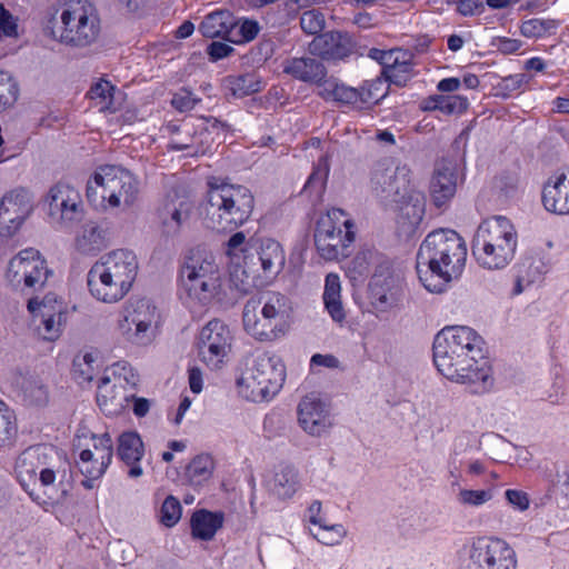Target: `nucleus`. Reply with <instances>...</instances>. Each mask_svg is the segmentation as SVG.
I'll return each mask as SVG.
<instances>
[{"label": "nucleus", "instance_id": "a878e982", "mask_svg": "<svg viewBox=\"0 0 569 569\" xmlns=\"http://www.w3.org/2000/svg\"><path fill=\"white\" fill-rule=\"evenodd\" d=\"M311 52L323 60H342L352 53L353 46L347 33L328 31L317 38L310 44Z\"/></svg>", "mask_w": 569, "mask_h": 569}, {"label": "nucleus", "instance_id": "3c124183", "mask_svg": "<svg viewBox=\"0 0 569 569\" xmlns=\"http://www.w3.org/2000/svg\"><path fill=\"white\" fill-rule=\"evenodd\" d=\"M182 507L173 496H168L160 509V521L166 527L174 526L181 517Z\"/></svg>", "mask_w": 569, "mask_h": 569}, {"label": "nucleus", "instance_id": "f704fd0d", "mask_svg": "<svg viewBox=\"0 0 569 569\" xmlns=\"http://www.w3.org/2000/svg\"><path fill=\"white\" fill-rule=\"evenodd\" d=\"M223 513L200 509L193 512L190 519L191 533L196 539L203 541L211 540L218 529L223 525Z\"/></svg>", "mask_w": 569, "mask_h": 569}, {"label": "nucleus", "instance_id": "4468645a", "mask_svg": "<svg viewBox=\"0 0 569 569\" xmlns=\"http://www.w3.org/2000/svg\"><path fill=\"white\" fill-rule=\"evenodd\" d=\"M467 569H517V556L503 539L477 537L465 546Z\"/></svg>", "mask_w": 569, "mask_h": 569}, {"label": "nucleus", "instance_id": "2f4dec72", "mask_svg": "<svg viewBox=\"0 0 569 569\" xmlns=\"http://www.w3.org/2000/svg\"><path fill=\"white\" fill-rule=\"evenodd\" d=\"M319 96L327 101H335L342 106H348L355 110H366L361 89L337 82L335 79L327 80L319 91Z\"/></svg>", "mask_w": 569, "mask_h": 569}, {"label": "nucleus", "instance_id": "cd10ccee", "mask_svg": "<svg viewBox=\"0 0 569 569\" xmlns=\"http://www.w3.org/2000/svg\"><path fill=\"white\" fill-rule=\"evenodd\" d=\"M12 386L20 400L28 407H44L49 402V390L43 381L34 375L16 372Z\"/></svg>", "mask_w": 569, "mask_h": 569}, {"label": "nucleus", "instance_id": "864d4df0", "mask_svg": "<svg viewBox=\"0 0 569 569\" xmlns=\"http://www.w3.org/2000/svg\"><path fill=\"white\" fill-rule=\"evenodd\" d=\"M371 253L359 252L348 266V274L353 281L363 280L370 273V258Z\"/></svg>", "mask_w": 569, "mask_h": 569}, {"label": "nucleus", "instance_id": "39448f33", "mask_svg": "<svg viewBox=\"0 0 569 569\" xmlns=\"http://www.w3.org/2000/svg\"><path fill=\"white\" fill-rule=\"evenodd\" d=\"M254 207L251 190L241 184L222 182L209 183L203 221L207 228L220 231H233L246 223Z\"/></svg>", "mask_w": 569, "mask_h": 569}, {"label": "nucleus", "instance_id": "de8ad7c7", "mask_svg": "<svg viewBox=\"0 0 569 569\" xmlns=\"http://www.w3.org/2000/svg\"><path fill=\"white\" fill-rule=\"evenodd\" d=\"M19 87L8 71L0 70V112L14 104Z\"/></svg>", "mask_w": 569, "mask_h": 569}, {"label": "nucleus", "instance_id": "bb28decb", "mask_svg": "<svg viewBox=\"0 0 569 569\" xmlns=\"http://www.w3.org/2000/svg\"><path fill=\"white\" fill-rule=\"evenodd\" d=\"M117 456L128 467V477L139 478L142 476L140 461L144 456V446L138 432L126 431L119 436Z\"/></svg>", "mask_w": 569, "mask_h": 569}, {"label": "nucleus", "instance_id": "20e7f679", "mask_svg": "<svg viewBox=\"0 0 569 569\" xmlns=\"http://www.w3.org/2000/svg\"><path fill=\"white\" fill-rule=\"evenodd\" d=\"M138 269L137 256L131 250L118 249L101 256L87 274L91 296L106 303L122 300L130 291Z\"/></svg>", "mask_w": 569, "mask_h": 569}, {"label": "nucleus", "instance_id": "dca6fc26", "mask_svg": "<svg viewBox=\"0 0 569 569\" xmlns=\"http://www.w3.org/2000/svg\"><path fill=\"white\" fill-rule=\"evenodd\" d=\"M410 173L411 171L406 164L395 167L387 159L377 162L370 178L372 193L386 207L402 201L408 191L413 188Z\"/></svg>", "mask_w": 569, "mask_h": 569}, {"label": "nucleus", "instance_id": "f03ea898", "mask_svg": "<svg viewBox=\"0 0 569 569\" xmlns=\"http://www.w3.org/2000/svg\"><path fill=\"white\" fill-rule=\"evenodd\" d=\"M466 259V243L455 230H433L417 252L418 278L429 292L441 293L461 274Z\"/></svg>", "mask_w": 569, "mask_h": 569}, {"label": "nucleus", "instance_id": "f257e3e1", "mask_svg": "<svg viewBox=\"0 0 569 569\" xmlns=\"http://www.w3.org/2000/svg\"><path fill=\"white\" fill-rule=\"evenodd\" d=\"M483 346L482 337L470 327H445L433 339L435 366L447 379L467 385L471 393L483 395L493 386Z\"/></svg>", "mask_w": 569, "mask_h": 569}, {"label": "nucleus", "instance_id": "4c0bfd02", "mask_svg": "<svg viewBox=\"0 0 569 569\" xmlns=\"http://www.w3.org/2000/svg\"><path fill=\"white\" fill-rule=\"evenodd\" d=\"M93 449L92 453L94 455L96 459V467L94 471H90L87 468L84 469L86 472L98 476L103 475L111 463L112 456H113V443L111 436L109 433H103L100 437H93Z\"/></svg>", "mask_w": 569, "mask_h": 569}, {"label": "nucleus", "instance_id": "4be33fe9", "mask_svg": "<svg viewBox=\"0 0 569 569\" xmlns=\"http://www.w3.org/2000/svg\"><path fill=\"white\" fill-rule=\"evenodd\" d=\"M123 365H117L112 376H103L97 387V405L107 416H114L123 410L128 397L123 386Z\"/></svg>", "mask_w": 569, "mask_h": 569}, {"label": "nucleus", "instance_id": "ea45409f", "mask_svg": "<svg viewBox=\"0 0 569 569\" xmlns=\"http://www.w3.org/2000/svg\"><path fill=\"white\" fill-rule=\"evenodd\" d=\"M548 271V264L541 257H526L519 266V277L517 281V292H521V281L532 283L538 281Z\"/></svg>", "mask_w": 569, "mask_h": 569}, {"label": "nucleus", "instance_id": "5fc2aeb1", "mask_svg": "<svg viewBox=\"0 0 569 569\" xmlns=\"http://www.w3.org/2000/svg\"><path fill=\"white\" fill-rule=\"evenodd\" d=\"M325 23V16L316 9L307 10L300 17V27L308 34L321 32Z\"/></svg>", "mask_w": 569, "mask_h": 569}, {"label": "nucleus", "instance_id": "b1692460", "mask_svg": "<svg viewBox=\"0 0 569 569\" xmlns=\"http://www.w3.org/2000/svg\"><path fill=\"white\" fill-rule=\"evenodd\" d=\"M298 420L301 428L311 436H320L332 425L326 402L315 393L307 395L299 402Z\"/></svg>", "mask_w": 569, "mask_h": 569}, {"label": "nucleus", "instance_id": "aec40b11", "mask_svg": "<svg viewBox=\"0 0 569 569\" xmlns=\"http://www.w3.org/2000/svg\"><path fill=\"white\" fill-rule=\"evenodd\" d=\"M231 340V332L223 321H209L199 335V357L208 367L219 368L230 349Z\"/></svg>", "mask_w": 569, "mask_h": 569}, {"label": "nucleus", "instance_id": "423d86ee", "mask_svg": "<svg viewBox=\"0 0 569 569\" xmlns=\"http://www.w3.org/2000/svg\"><path fill=\"white\" fill-rule=\"evenodd\" d=\"M517 244L518 233L512 222L503 216H493L478 226L471 251L480 267L501 270L515 258Z\"/></svg>", "mask_w": 569, "mask_h": 569}, {"label": "nucleus", "instance_id": "a211bd4d", "mask_svg": "<svg viewBox=\"0 0 569 569\" xmlns=\"http://www.w3.org/2000/svg\"><path fill=\"white\" fill-rule=\"evenodd\" d=\"M51 274L47 261L33 248L21 250L9 261L7 270L9 282L14 287L23 286L22 290L42 288Z\"/></svg>", "mask_w": 569, "mask_h": 569}, {"label": "nucleus", "instance_id": "6e6552de", "mask_svg": "<svg viewBox=\"0 0 569 569\" xmlns=\"http://www.w3.org/2000/svg\"><path fill=\"white\" fill-rule=\"evenodd\" d=\"M138 193L139 181L134 174L114 164L98 167L88 180L86 190L90 203L112 209L130 207Z\"/></svg>", "mask_w": 569, "mask_h": 569}, {"label": "nucleus", "instance_id": "680f3d73", "mask_svg": "<svg viewBox=\"0 0 569 569\" xmlns=\"http://www.w3.org/2000/svg\"><path fill=\"white\" fill-rule=\"evenodd\" d=\"M206 52L210 61L217 62L231 56L234 49L226 42L212 41L207 46Z\"/></svg>", "mask_w": 569, "mask_h": 569}, {"label": "nucleus", "instance_id": "5701e85b", "mask_svg": "<svg viewBox=\"0 0 569 569\" xmlns=\"http://www.w3.org/2000/svg\"><path fill=\"white\" fill-rule=\"evenodd\" d=\"M191 203L184 197L169 193L157 209V218L162 233L167 237L177 236L183 223L188 221L191 212Z\"/></svg>", "mask_w": 569, "mask_h": 569}, {"label": "nucleus", "instance_id": "79ce46f5", "mask_svg": "<svg viewBox=\"0 0 569 569\" xmlns=\"http://www.w3.org/2000/svg\"><path fill=\"white\" fill-rule=\"evenodd\" d=\"M213 471V459L210 455L196 456L187 466L186 473L193 485H200L208 480Z\"/></svg>", "mask_w": 569, "mask_h": 569}, {"label": "nucleus", "instance_id": "c756f323", "mask_svg": "<svg viewBox=\"0 0 569 569\" xmlns=\"http://www.w3.org/2000/svg\"><path fill=\"white\" fill-rule=\"evenodd\" d=\"M283 73L292 78L315 84H323L327 69L322 61L315 57H300L287 59L282 64Z\"/></svg>", "mask_w": 569, "mask_h": 569}, {"label": "nucleus", "instance_id": "f8f14e48", "mask_svg": "<svg viewBox=\"0 0 569 569\" xmlns=\"http://www.w3.org/2000/svg\"><path fill=\"white\" fill-rule=\"evenodd\" d=\"M342 216H345L343 210L332 209L317 222L315 244L319 254L326 260H337L350 253L349 248L356 237L355 224L350 219H345L338 224L336 220Z\"/></svg>", "mask_w": 569, "mask_h": 569}, {"label": "nucleus", "instance_id": "473e14b6", "mask_svg": "<svg viewBox=\"0 0 569 569\" xmlns=\"http://www.w3.org/2000/svg\"><path fill=\"white\" fill-rule=\"evenodd\" d=\"M237 18L229 10H216L207 14L199 24V32L208 39L221 38L228 42Z\"/></svg>", "mask_w": 569, "mask_h": 569}, {"label": "nucleus", "instance_id": "774afa93", "mask_svg": "<svg viewBox=\"0 0 569 569\" xmlns=\"http://www.w3.org/2000/svg\"><path fill=\"white\" fill-rule=\"evenodd\" d=\"M527 83V76L525 73H517L503 78L502 88L508 91H516Z\"/></svg>", "mask_w": 569, "mask_h": 569}, {"label": "nucleus", "instance_id": "9b49d317", "mask_svg": "<svg viewBox=\"0 0 569 569\" xmlns=\"http://www.w3.org/2000/svg\"><path fill=\"white\" fill-rule=\"evenodd\" d=\"M58 40L69 47L86 48L97 41L101 21L96 6L89 0H69L60 13Z\"/></svg>", "mask_w": 569, "mask_h": 569}, {"label": "nucleus", "instance_id": "6e6d98bb", "mask_svg": "<svg viewBox=\"0 0 569 569\" xmlns=\"http://www.w3.org/2000/svg\"><path fill=\"white\" fill-rule=\"evenodd\" d=\"M469 101L462 96H441L440 110L445 114H461L467 111Z\"/></svg>", "mask_w": 569, "mask_h": 569}, {"label": "nucleus", "instance_id": "2eb2a0df", "mask_svg": "<svg viewBox=\"0 0 569 569\" xmlns=\"http://www.w3.org/2000/svg\"><path fill=\"white\" fill-rule=\"evenodd\" d=\"M157 319V308L150 299H134L122 310L119 331L127 341L146 346L153 339Z\"/></svg>", "mask_w": 569, "mask_h": 569}, {"label": "nucleus", "instance_id": "ddd939ff", "mask_svg": "<svg viewBox=\"0 0 569 569\" xmlns=\"http://www.w3.org/2000/svg\"><path fill=\"white\" fill-rule=\"evenodd\" d=\"M242 273L254 284L260 279H272L284 267L286 256L281 244L263 239L242 249Z\"/></svg>", "mask_w": 569, "mask_h": 569}, {"label": "nucleus", "instance_id": "4d7b16f0", "mask_svg": "<svg viewBox=\"0 0 569 569\" xmlns=\"http://www.w3.org/2000/svg\"><path fill=\"white\" fill-rule=\"evenodd\" d=\"M80 461H79V469H80V472L84 476L86 479L82 480V486L86 488V489H92L93 488V482L94 480L99 479L100 477H102L103 475H98V476H93V475H90L88 472L84 471V469L87 468L88 470L90 471H94V469H97V467H89V462L92 460L93 458V453H92V450L90 449H84L80 452Z\"/></svg>", "mask_w": 569, "mask_h": 569}, {"label": "nucleus", "instance_id": "393cba45", "mask_svg": "<svg viewBox=\"0 0 569 569\" xmlns=\"http://www.w3.org/2000/svg\"><path fill=\"white\" fill-rule=\"evenodd\" d=\"M391 207L399 210L398 224L403 233L410 236L416 231L423 219L426 211V197L422 192L412 188L402 201L395 202Z\"/></svg>", "mask_w": 569, "mask_h": 569}, {"label": "nucleus", "instance_id": "a18cd8bd", "mask_svg": "<svg viewBox=\"0 0 569 569\" xmlns=\"http://www.w3.org/2000/svg\"><path fill=\"white\" fill-rule=\"evenodd\" d=\"M260 27L256 20L237 19L236 26L231 29L228 42L243 44L252 41L259 33Z\"/></svg>", "mask_w": 569, "mask_h": 569}, {"label": "nucleus", "instance_id": "69168bd1", "mask_svg": "<svg viewBox=\"0 0 569 569\" xmlns=\"http://www.w3.org/2000/svg\"><path fill=\"white\" fill-rule=\"evenodd\" d=\"M113 89V86L109 81L101 80L90 88L88 94L91 99L107 100L112 96L111 92Z\"/></svg>", "mask_w": 569, "mask_h": 569}, {"label": "nucleus", "instance_id": "8fccbe9b", "mask_svg": "<svg viewBox=\"0 0 569 569\" xmlns=\"http://www.w3.org/2000/svg\"><path fill=\"white\" fill-rule=\"evenodd\" d=\"M94 358L91 353H84L77 357L72 363V375L79 383L90 382L93 379L94 369L92 363Z\"/></svg>", "mask_w": 569, "mask_h": 569}, {"label": "nucleus", "instance_id": "e2e57ef3", "mask_svg": "<svg viewBox=\"0 0 569 569\" xmlns=\"http://www.w3.org/2000/svg\"><path fill=\"white\" fill-rule=\"evenodd\" d=\"M483 10L482 0H459L457 2V11L463 17L480 14Z\"/></svg>", "mask_w": 569, "mask_h": 569}, {"label": "nucleus", "instance_id": "6ab92c4d", "mask_svg": "<svg viewBox=\"0 0 569 569\" xmlns=\"http://www.w3.org/2000/svg\"><path fill=\"white\" fill-rule=\"evenodd\" d=\"M33 211V194L23 187L6 192L0 199V237H12Z\"/></svg>", "mask_w": 569, "mask_h": 569}, {"label": "nucleus", "instance_id": "c85d7f7f", "mask_svg": "<svg viewBox=\"0 0 569 569\" xmlns=\"http://www.w3.org/2000/svg\"><path fill=\"white\" fill-rule=\"evenodd\" d=\"M50 301L49 297L39 300L38 297L28 300V310L30 313H40L41 320L37 330L39 336L47 341L57 340L62 332V322L64 313L61 310L50 312L47 302Z\"/></svg>", "mask_w": 569, "mask_h": 569}, {"label": "nucleus", "instance_id": "7c9ffc66", "mask_svg": "<svg viewBox=\"0 0 569 569\" xmlns=\"http://www.w3.org/2000/svg\"><path fill=\"white\" fill-rule=\"evenodd\" d=\"M545 208L557 214H569V169L556 180L549 179L542 189Z\"/></svg>", "mask_w": 569, "mask_h": 569}, {"label": "nucleus", "instance_id": "58836bf2", "mask_svg": "<svg viewBox=\"0 0 569 569\" xmlns=\"http://www.w3.org/2000/svg\"><path fill=\"white\" fill-rule=\"evenodd\" d=\"M412 53L407 51L403 56H400V60L391 69L381 71V76L387 79L389 84L405 87L412 78Z\"/></svg>", "mask_w": 569, "mask_h": 569}, {"label": "nucleus", "instance_id": "a19ab883", "mask_svg": "<svg viewBox=\"0 0 569 569\" xmlns=\"http://www.w3.org/2000/svg\"><path fill=\"white\" fill-rule=\"evenodd\" d=\"M228 82L232 96L237 98L250 96L262 89L260 77L253 72L230 77Z\"/></svg>", "mask_w": 569, "mask_h": 569}, {"label": "nucleus", "instance_id": "1a4fd4ad", "mask_svg": "<svg viewBox=\"0 0 569 569\" xmlns=\"http://www.w3.org/2000/svg\"><path fill=\"white\" fill-rule=\"evenodd\" d=\"M288 299L279 292L251 297L243 307L244 330L260 341H272L283 333Z\"/></svg>", "mask_w": 569, "mask_h": 569}, {"label": "nucleus", "instance_id": "603ef678", "mask_svg": "<svg viewBox=\"0 0 569 569\" xmlns=\"http://www.w3.org/2000/svg\"><path fill=\"white\" fill-rule=\"evenodd\" d=\"M493 497L491 489L486 490H471L460 489L457 500L460 505L470 507H480L491 500Z\"/></svg>", "mask_w": 569, "mask_h": 569}, {"label": "nucleus", "instance_id": "c9c22d12", "mask_svg": "<svg viewBox=\"0 0 569 569\" xmlns=\"http://www.w3.org/2000/svg\"><path fill=\"white\" fill-rule=\"evenodd\" d=\"M322 299L331 319L338 323L343 322L346 312L341 301V282L337 273L330 272L327 274Z\"/></svg>", "mask_w": 569, "mask_h": 569}, {"label": "nucleus", "instance_id": "7ed1b4c3", "mask_svg": "<svg viewBox=\"0 0 569 569\" xmlns=\"http://www.w3.org/2000/svg\"><path fill=\"white\" fill-rule=\"evenodd\" d=\"M52 446L38 445L23 450L17 459V478L38 505L61 503L68 495L66 468Z\"/></svg>", "mask_w": 569, "mask_h": 569}, {"label": "nucleus", "instance_id": "49530a36", "mask_svg": "<svg viewBox=\"0 0 569 569\" xmlns=\"http://www.w3.org/2000/svg\"><path fill=\"white\" fill-rule=\"evenodd\" d=\"M17 435L16 416L8 406L0 400V447L8 446Z\"/></svg>", "mask_w": 569, "mask_h": 569}, {"label": "nucleus", "instance_id": "bf43d9fd", "mask_svg": "<svg viewBox=\"0 0 569 569\" xmlns=\"http://www.w3.org/2000/svg\"><path fill=\"white\" fill-rule=\"evenodd\" d=\"M197 102H199V99L188 89H180L171 100L172 107L181 112L192 110Z\"/></svg>", "mask_w": 569, "mask_h": 569}, {"label": "nucleus", "instance_id": "338daca9", "mask_svg": "<svg viewBox=\"0 0 569 569\" xmlns=\"http://www.w3.org/2000/svg\"><path fill=\"white\" fill-rule=\"evenodd\" d=\"M197 126H198V138H199L198 146H200V153H202V156H203L211 151L212 144L218 142V140L216 139L214 136H212L208 132L207 128L200 127L198 123H197Z\"/></svg>", "mask_w": 569, "mask_h": 569}, {"label": "nucleus", "instance_id": "9d476101", "mask_svg": "<svg viewBox=\"0 0 569 569\" xmlns=\"http://www.w3.org/2000/svg\"><path fill=\"white\" fill-rule=\"evenodd\" d=\"M286 380V366L276 355L257 356L252 367L237 380L239 393L249 401H270L281 390Z\"/></svg>", "mask_w": 569, "mask_h": 569}, {"label": "nucleus", "instance_id": "13d9d810", "mask_svg": "<svg viewBox=\"0 0 569 569\" xmlns=\"http://www.w3.org/2000/svg\"><path fill=\"white\" fill-rule=\"evenodd\" d=\"M18 24L13 16L0 3V39L18 36Z\"/></svg>", "mask_w": 569, "mask_h": 569}, {"label": "nucleus", "instance_id": "37998d69", "mask_svg": "<svg viewBox=\"0 0 569 569\" xmlns=\"http://www.w3.org/2000/svg\"><path fill=\"white\" fill-rule=\"evenodd\" d=\"M388 87L387 79L381 74L376 79L365 81L360 87L365 109L367 110L378 104L387 96Z\"/></svg>", "mask_w": 569, "mask_h": 569}, {"label": "nucleus", "instance_id": "c03bdc74", "mask_svg": "<svg viewBox=\"0 0 569 569\" xmlns=\"http://www.w3.org/2000/svg\"><path fill=\"white\" fill-rule=\"evenodd\" d=\"M557 28L558 21L555 19L532 18L521 23L520 33L526 38H542L555 33Z\"/></svg>", "mask_w": 569, "mask_h": 569}, {"label": "nucleus", "instance_id": "f3484780", "mask_svg": "<svg viewBox=\"0 0 569 569\" xmlns=\"http://www.w3.org/2000/svg\"><path fill=\"white\" fill-rule=\"evenodd\" d=\"M51 222L61 229H71L84 219V206L79 190L60 181L53 184L44 199Z\"/></svg>", "mask_w": 569, "mask_h": 569}, {"label": "nucleus", "instance_id": "72a5a7b5", "mask_svg": "<svg viewBox=\"0 0 569 569\" xmlns=\"http://www.w3.org/2000/svg\"><path fill=\"white\" fill-rule=\"evenodd\" d=\"M107 246V230L96 221L86 222L76 237V249L82 254H96Z\"/></svg>", "mask_w": 569, "mask_h": 569}, {"label": "nucleus", "instance_id": "0eeeda50", "mask_svg": "<svg viewBox=\"0 0 569 569\" xmlns=\"http://www.w3.org/2000/svg\"><path fill=\"white\" fill-rule=\"evenodd\" d=\"M179 281L188 302L207 306L220 292L221 270L211 253L191 249L180 267Z\"/></svg>", "mask_w": 569, "mask_h": 569}, {"label": "nucleus", "instance_id": "412c9836", "mask_svg": "<svg viewBox=\"0 0 569 569\" xmlns=\"http://www.w3.org/2000/svg\"><path fill=\"white\" fill-rule=\"evenodd\" d=\"M463 182V174L458 164L449 159H441L435 166L430 180V196L437 208L447 206L457 192L459 183Z\"/></svg>", "mask_w": 569, "mask_h": 569}, {"label": "nucleus", "instance_id": "09e8293b", "mask_svg": "<svg viewBox=\"0 0 569 569\" xmlns=\"http://www.w3.org/2000/svg\"><path fill=\"white\" fill-rule=\"evenodd\" d=\"M183 129L187 136H190V142H184L182 140H171L169 143V150L186 151L187 156L189 157L202 156V153H200V146H198V126L192 124V127L189 128V124L184 123Z\"/></svg>", "mask_w": 569, "mask_h": 569}, {"label": "nucleus", "instance_id": "0e129e2a", "mask_svg": "<svg viewBox=\"0 0 569 569\" xmlns=\"http://www.w3.org/2000/svg\"><path fill=\"white\" fill-rule=\"evenodd\" d=\"M506 499L510 505L523 511L529 508L528 495L521 490L508 489L505 492Z\"/></svg>", "mask_w": 569, "mask_h": 569}, {"label": "nucleus", "instance_id": "052dcab7", "mask_svg": "<svg viewBox=\"0 0 569 569\" xmlns=\"http://www.w3.org/2000/svg\"><path fill=\"white\" fill-rule=\"evenodd\" d=\"M198 124L200 127H204L208 129V132L216 137L218 143L224 139V133L228 131L229 126L226 122H222L216 118H202L198 120Z\"/></svg>", "mask_w": 569, "mask_h": 569}, {"label": "nucleus", "instance_id": "e433bc0d", "mask_svg": "<svg viewBox=\"0 0 569 569\" xmlns=\"http://www.w3.org/2000/svg\"><path fill=\"white\" fill-rule=\"evenodd\" d=\"M269 486L276 497L289 499L299 488L298 471L292 466H280Z\"/></svg>", "mask_w": 569, "mask_h": 569}]
</instances>
